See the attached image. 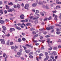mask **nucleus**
Returning <instances> with one entry per match:
<instances>
[{
  "mask_svg": "<svg viewBox=\"0 0 61 61\" xmlns=\"http://www.w3.org/2000/svg\"><path fill=\"white\" fill-rule=\"evenodd\" d=\"M29 7V4H26L24 7L25 9H27Z\"/></svg>",
  "mask_w": 61,
  "mask_h": 61,
  "instance_id": "obj_1",
  "label": "nucleus"
},
{
  "mask_svg": "<svg viewBox=\"0 0 61 61\" xmlns=\"http://www.w3.org/2000/svg\"><path fill=\"white\" fill-rule=\"evenodd\" d=\"M37 5V4L36 3H34L32 4V6L33 7H36V6Z\"/></svg>",
  "mask_w": 61,
  "mask_h": 61,
  "instance_id": "obj_2",
  "label": "nucleus"
},
{
  "mask_svg": "<svg viewBox=\"0 0 61 61\" xmlns=\"http://www.w3.org/2000/svg\"><path fill=\"white\" fill-rule=\"evenodd\" d=\"M46 58L45 59V60H47L48 59V58L49 57V56L48 55H46Z\"/></svg>",
  "mask_w": 61,
  "mask_h": 61,
  "instance_id": "obj_3",
  "label": "nucleus"
},
{
  "mask_svg": "<svg viewBox=\"0 0 61 61\" xmlns=\"http://www.w3.org/2000/svg\"><path fill=\"white\" fill-rule=\"evenodd\" d=\"M38 3V4H39V5H42L43 4V2L41 0H40Z\"/></svg>",
  "mask_w": 61,
  "mask_h": 61,
  "instance_id": "obj_4",
  "label": "nucleus"
},
{
  "mask_svg": "<svg viewBox=\"0 0 61 61\" xmlns=\"http://www.w3.org/2000/svg\"><path fill=\"white\" fill-rule=\"evenodd\" d=\"M54 20L56 21L57 20V16L56 15H55V18H54Z\"/></svg>",
  "mask_w": 61,
  "mask_h": 61,
  "instance_id": "obj_5",
  "label": "nucleus"
},
{
  "mask_svg": "<svg viewBox=\"0 0 61 61\" xmlns=\"http://www.w3.org/2000/svg\"><path fill=\"white\" fill-rule=\"evenodd\" d=\"M24 15L22 14L20 15V18L21 19H24Z\"/></svg>",
  "mask_w": 61,
  "mask_h": 61,
  "instance_id": "obj_6",
  "label": "nucleus"
},
{
  "mask_svg": "<svg viewBox=\"0 0 61 61\" xmlns=\"http://www.w3.org/2000/svg\"><path fill=\"white\" fill-rule=\"evenodd\" d=\"M2 28L3 30H4V31H5V30H6V27H5V26H3Z\"/></svg>",
  "mask_w": 61,
  "mask_h": 61,
  "instance_id": "obj_7",
  "label": "nucleus"
},
{
  "mask_svg": "<svg viewBox=\"0 0 61 61\" xmlns=\"http://www.w3.org/2000/svg\"><path fill=\"white\" fill-rule=\"evenodd\" d=\"M12 11H13V10L11 9H9L8 10V12H12Z\"/></svg>",
  "mask_w": 61,
  "mask_h": 61,
  "instance_id": "obj_8",
  "label": "nucleus"
},
{
  "mask_svg": "<svg viewBox=\"0 0 61 61\" xmlns=\"http://www.w3.org/2000/svg\"><path fill=\"white\" fill-rule=\"evenodd\" d=\"M38 18H39V17L36 16L34 18H33V20H35V19H37Z\"/></svg>",
  "mask_w": 61,
  "mask_h": 61,
  "instance_id": "obj_9",
  "label": "nucleus"
},
{
  "mask_svg": "<svg viewBox=\"0 0 61 61\" xmlns=\"http://www.w3.org/2000/svg\"><path fill=\"white\" fill-rule=\"evenodd\" d=\"M46 29L47 30H49L51 29V28H50V27H47L46 28Z\"/></svg>",
  "mask_w": 61,
  "mask_h": 61,
  "instance_id": "obj_10",
  "label": "nucleus"
},
{
  "mask_svg": "<svg viewBox=\"0 0 61 61\" xmlns=\"http://www.w3.org/2000/svg\"><path fill=\"white\" fill-rule=\"evenodd\" d=\"M10 30H11V31H15V29L13 28H11Z\"/></svg>",
  "mask_w": 61,
  "mask_h": 61,
  "instance_id": "obj_11",
  "label": "nucleus"
},
{
  "mask_svg": "<svg viewBox=\"0 0 61 61\" xmlns=\"http://www.w3.org/2000/svg\"><path fill=\"white\" fill-rule=\"evenodd\" d=\"M30 51L29 50H25L26 53H29V52H30Z\"/></svg>",
  "mask_w": 61,
  "mask_h": 61,
  "instance_id": "obj_12",
  "label": "nucleus"
},
{
  "mask_svg": "<svg viewBox=\"0 0 61 61\" xmlns=\"http://www.w3.org/2000/svg\"><path fill=\"white\" fill-rule=\"evenodd\" d=\"M4 22V21L3 20H1L0 21V23H1V24H3Z\"/></svg>",
  "mask_w": 61,
  "mask_h": 61,
  "instance_id": "obj_13",
  "label": "nucleus"
},
{
  "mask_svg": "<svg viewBox=\"0 0 61 61\" xmlns=\"http://www.w3.org/2000/svg\"><path fill=\"white\" fill-rule=\"evenodd\" d=\"M20 5L19 4H18L17 5V7L18 8V9L20 8Z\"/></svg>",
  "mask_w": 61,
  "mask_h": 61,
  "instance_id": "obj_14",
  "label": "nucleus"
},
{
  "mask_svg": "<svg viewBox=\"0 0 61 61\" xmlns=\"http://www.w3.org/2000/svg\"><path fill=\"white\" fill-rule=\"evenodd\" d=\"M18 42H21V39L20 38H19L18 39Z\"/></svg>",
  "mask_w": 61,
  "mask_h": 61,
  "instance_id": "obj_15",
  "label": "nucleus"
},
{
  "mask_svg": "<svg viewBox=\"0 0 61 61\" xmlns=\"http://www.w3.org/2000/svg\"><path fill=\"white\" fill-rule=\"evenodd\" d=\"M1 43L2 44H5V41H4V39L1 41Z\"/></svg>",
  "mask_w": 61,
  "mask_h": 61,
  "instance_id": "obj_16",
  "label": "nucleus"
},
{
  "mask_svg": "<svg viewBox=\"0 0 61 61\" xmlns=\"http://www.w3.org/2000/svg\"><path fill=\"white\" fill-rule=\"evenodd\" d=\"M16 28L17 29H18V30H20V29H21V28L18 27H16Z\"/></svg>",
  "mask_w": 61,
  "mask_h": 61,
  "instance_id": "obj_17",
  "label": "nucleus"
},
{
  "mask_svg": "<svg viewBox=\"0 0 61 61\" xmlns=\"http://www.w3.org/2000/svg\"><path fill=\"white\" fill-rule=\"evenodd\" d=\"M17 54L18 55H21V54H22V53L21 52H18L17 53Z\"/></svg>",
  "mask_w": 61,
  "mask_h": 61,
  "instance_id": "obj_18",
  "label": "nucleus"
},
{
  "mask_svg": "<svg viewBox=\"0 0 61 61\" xmlns=\"http://www.w3.org/2000/svg\"><path fill=\"white\" fill-rule=\"evenodd\" d=\"M48 19V18H47L46 17L44 19V21H47Z\"/></svg>",
  "mask_w": 61,
  "mask_h": 61,
  "instance_id": "obj_19",
  "label": "nucleus"
},
{
  "mask_svg": "<svg viewBox=\"0 0 61 61\" xmlns=\"http://www.w3.org/2000/svg\"><path fill=\"white\" fill-rule=\"evenodd\" d=\"M47 43H49V42L50 41V39L49 38H48L47 39Z\"/></svg>",
  "mask_w": 61,
  "mask_h": 61,
  "instance_id": "obj_20",
  "label": "nucleus"
},
{
  "mask_svg": "<svg viewBox=\"0 0 61 61\" xmlns=\"http://www.w3.org/2000/svg\"><path fill=\"white\" fill-rule=\"evenodd\" d=\"M40 14L42 15V16H44V13L42 12H41L40 13Z\"/></svg>",
  "mask_w": 61,
  "mask_h": 61,
  "instance_id": "obj_21",
  "label": "nucleus"
},
{
  "mask_svg": "<svg viewBox=\"0 0 61 61\" xmlns=\"http://www.w3.org/2000/svg\"><path fill=\"white\" fill-rule=\"evenodd\" d=\"M26 46L27 47H31V45H29L28 44H26Z\"/></svg>",
  "mask_w": 61,
  "mask_h": 61,
  "instance_id": "obj_22",
  "label": "nucleus"
},
{
  "mask_svg": "<svg viewBox=\"0 0 61 61\" xmlns=\"http://www.w3.org/2000/svg\"><path fill=\"white\" fill-rule=\"evenodd\" d=\"M38 22V20H37L35 21V24H36V23H37Z\"/></svg>",
  "mask_w": 61,
  "mask_h": 61,
  "instance_id": "obj_23",
  "label": "nucleus"
},
{
  "mask_svg": "<svg viewBox=\"0 0 61 61\" xmlns=\"http://www.w3.org/2000/svg\"><path fill=\"white\" fill-rule=\"evenodd\" d=\"M56 4H61V2H56Z\"/></svg>",
  "mask_w": 61,
  "mask_h": 61,
  "instance_id": "obj_24",
  "label": "nucleus"
},
{
  "mask_svg": "<svg viewBox=\"0 0 61 61\" xmlns=\"http://www.w3.org/2000/svg\"><path fill=\"white\" fill-rule=\"evenodd\" d=\"M39 13V11L38 10H36L35 14H37V13Z\"/></svg>",
  "mask_w": 61,
  "mask_h": 61,
  "instance_id": "obj_25",
  "label": "nucleus"
},
{
  "mask_svg": "<svg viewBox=\"0 0 61 61\" xmlns=\"http://www.w3.org/2000/svg\"><path fill=\"white\" fill-rule=\"evenodd\" d=\"M8 5H13V3L12 2H10L8 3Z\"/></svg>",
  "mask_w": 61,
  "mask_h": 61,
  "instance_id": "obj_26",
  "label": "nucleus"
},
{
  "mask_svg": "<svg viewBox=\"0 0 61 61\" xmlns=\"http://www.w3.org/2000/svg\"><path fill=\"white\" fill-rule=\"evenodd\" d=\"M5 56H6V54L5 53H4L3 54V56L4 57H5Z\"/></svg>",
  "mask_w": 61,
  "mask_h": 61,
  "instance_id": "obj_27",
  "label": "nucleus"
},
{
  "mask_svg": "<svg viewBox=\"0 0 61 61\" xmlns=\"http://www.w3.org/2000/svg\"><path fill=\"white\" fill-rule=\"evenodd\" d=\"M22 39L23 41H25L26 40V39L25 38H22Z\"/></svg>",
  "mask_w": 61,
  "mask_h": 61,
  "instance_id": "obj_28",
  "label": "nucleus"
},
{
  "mask_svg": "<svg viewBox=\"0 0 61 61\" xmlns=\"http://www.w3.org/2000/svg\"><path fill=\"white\" fill-rule=\"evenodd\" d=\"M31 24L29 23H27L26 25L27 26H28L29 25H30Z\"/></svg>",
  "mask_w": 61,
  "mask_h": 61,
  "instance_id": "obj_29",
  "label": "nucleus"
},
{
  "mask_svg": "<svg viewBox=\"0 0 61 61\" xmlns=\"http://www.w3.org/2000/svg\"><path fill=\"white\" fill-rule=\"evenodd\" d=\"M60 8V6H56V8Z\"/></svg>",
  "mask_w": 61,
  "mask_h": 61,
  "instance_id": "obj_30",
  "label": "nucleus"
},
{
  "mask_svg": "<svg viewBox=\"0 0 61 61\" xmlns=\"http://www.w3.org/2000/svg\"><path fill=\"white\" fill-rule=\"evenodd\" d=\"M8 57L7 56H6L5 58V61H6L7 60V59H6Z\"/></svg>",
  "mask_w": 61,
  "mask_h": 61,
  "instance_id": "obj_31",
  "label": "nucleus"
},
{
  "mask_svg": "<svg viewBox=\"0 0 61 61\" xmlns=\"http://www.w3.org/2000/svg\"><path fill=\"white\" fill-rule=\"evenodd\" d=\"M53 49H54V50H56V49H57V47H54L53 48Z\"/></svg>",
  "mask_w": 61,
  "mask_h": 61,
  "instance_id": "obj_32",
  "label": "nucleus"
},
{
  "mask_svg": "<svg viewBox=\"0 0 61 61\" xmlns=\"http://www.w3.org/2000/svg\"><path fill=\"white\" fill-rule=\"evenodd\" d=\"M6 8L7 9H9V6L7 5H6Z\"/></svg>",
  "mask_w": 61,
  "mask_h": 61,
  "instance_id": "obj_33",
  "label": "nucleus"
},
{
  "mask_svg": "<svg viewBox=\"0 0 61 61\" xmlns=\"http://www.w3.org/2000/svg\"><path fill=\"white\" fill-rule=\"evenodd\" d=\"M61 46H60V45H59L58 46V48H61Z\"/></svg>",
  "mask_w": 61,
  "mask_h": 61,
  "instance_id": "obj_34",
  "label": "nucleus"
},
{
  "mask_svg": "<svg viewBox=\"0 0 61 61\" xmlns=\"http://www.w3.org/2000/svg\"><path fill=\"white\" fill-rule=\"evenodd\" d=\"M34 30H35V28H32L31 29V31H34Z\"/></svg>",
  "mask_w": 61,
  "mask_h": 61,
  "instance_id": "obj_35",
  "label": "nucleus"
},
{
  "mask_svg": "<svg viewBox=\"0 0 61 61\" xmlns=\"http://www.w3.org/2000/svg\"><path fill=\"white\" fill-rule=\"evenodd\" d=\"M14 48H15V47H14L13 46H12L11 47V49H14Z\"/></svg>",
  "mask_w": 61,
  "mask_h": 61,
  "instance_id": "obj_36",
  "label": "nucleus"
},
{
  "mask_svg": "<svg viewBox=\"0 0 61 61\" xmlns=\"http://www.w3.org/2000/svg\"><path fill=\"white\" fill-rule=\"evenodd\" d=\"M21 22H25V20H22L21 21Z\"/></svg>",
  "mask_w": 61,
  "mask_h": 61,
  "instance_id": "obj_37",
  "label": "nucleus"
},
{
  "mask_svg": "<svg viewBox=\"0 0 61 61\" xmlns=\"http://www.w3.org/2000/svg\"><path fill=\"white\" fill-rule=\"evenodd\" d=\"M52 19V17H49L48 18L49 20H51V19Z\"/></svg>",
  "mask_w": 61,
  "mask_h": 61,
  "instance_id": "obj_38",
  "label": "nucleus"
},
{
  "mask_svg": "<svg viewBox=\"0 0 61 61\" xmlns=\"http://www.w3.org/2000/svg\"><path fill=\"white\" fill-rule=\"evenodd\" d=\"M31 10L33 12H35L36 11V10L34 9H32V10Z\"/></svg>",
  "mask_w": 61,
  "mask_h": 61,
  "instance_id": "obj_39",
  "label": "nucleus"
},
{
  "mask_svg": "<svg viewBox=\"0 0 61 61\" xmlns=\"http://www.w3.org/2000/svg\"><path fill=\"white\" fill-rule=\"evenodd\" d=\"M50 27L52 29H53L54 28V26H51Z\"/></svg>",
  "mask_w": 61,
  "mask_h": 61,
  "instance_id": "obj_40",
  "label": "nucleus"
},
{
  "mask_svg": "<svg viewBox=\"0 0 61 61\" xmlns=\"http://www.w3.org/2000/svg\"><path fill=\"white\" fill-rule=\"evenodd\" d=\"M36 32L35 31H33L32 32V34H36Z\"/></svg>",
  "mask_w": 61,
  "mask_h": 61,
  "instance_id": "obj_41",
  "label": "nucleus"
},
{
  "mask_svg": "<svg viewBox=\"0 0 61 61\" xmlns=\"http://www.w3.org/2000/svg\"><path fill=\"white\" fill-rule=\"evenodd\" d=\"M40 37V39H43V37L42 36H41Z\"/></svg>",
  "mask_w": 61,
  "mask_h": 61,
  "instance_id": "obj_42",
  "label": "nucleus"
},
{
  "mask_svg": "<svg viewBox=\"0 0 61 61\" xmlns=\"http://www.w3.org/2000/svg\"><path fill=\"white\" fill-rule=\"evenodd\" d=\"M17 25H18V26H20V25H22V24H18Z\"/></svg>",
  "mask_w": 61,
  "mask_h": 61,
  "instance_id": "obj_43",
  "label": "nucleus"
},
{
  "mask_svg": "<svg viewBox=\"0 0 61 61\" xmlns=\"http://www.w3.org/2000/svg\"><path fill=\"white\" fill-rule=\"evenodd\" d=\"M13 44H14V43L13 42H10V44L11 45H13Z\"/></svg>",
  "mask_w": 61,
  "mask_h": 61,
  "instance_id": "obj_44",
  "label": "nucleus"
},
{
  "mask_svg": "<svg viewBox=\"0 0 61 61\" xmlns=\"http://www.w3.org/2000/svg\"><path fill=\"white\" fill-rule=\"evenodd\" d=\"M56 33H57V34H58V35L59 34H60V33H61L60 32H59L58 31Z\"/></svg>",
  "mask_w": 61,
  "mask_h": 61,
  "instance_id": "obj_45",
  "label": "nucleus"
},
{
  "mask_svg": "<svg viewBox=\"0 0 61 61\" xmlns=\"http://www.w3.org/2000/svg\"><path fill=\"white\" fill-rule=\"evenodd\" d=\"M31 58L32 60H33V56L32 55L31 56Z\"/></svg>",
  "mask_w": 61,
  "mask_h": 61,
  "instance_id": "obj_46",
  "label": "nucleus"
},
{
  "mask_svg": "<svg viewBox=\"0 0 61 61\" xmlns=\"http://www.w3.org/2000/svg\"><path fill=\"white\" fill-rule=\"evenodd\" d=\"M15 48L16 49L18 48V46H17L16 45H15Z\"/></svg>",
  "mask_w": 61,
  "mask_h": 61,
  "instance_id": "obj_47",
  "label": "nucleus"
},
{
  "mask_svg": "<svg viewBox=\"0 0 61 61\" xmlns=\"http://www.w3.org/2000/svg\"><path fill=\"white\" fill-rule=\"evenodd\" d=\"M19 51L21 53V52H22V49H21L20 50H19Z\"/></svg>",
  "mask_w": 61,
  "mask_h": 61,
  "instance_id": "obj_48",
  "label": "nucleus"
},
{
  "mask_svg": "<svg viewBox=\"0 0 61 61\" xmlns=\"http://www.w3.org/2000/svg\"><path fill=\"white\" fill-rule=\"evenodd\" d=\"M46 37H49L50 36L49 35H47L45 36Z\"/></svg>",
  "mask_w": 61,
  "mask_h": 61,
  "instance_id": "obj_49",
  "label": "nucleus"
},
{
  "mask_svg": "<svg viewBox=\"0 0 61 61\" xmlns=\"http://www.w3.org/2000/svg\"><path fill=\"white\" fill-rule=\"evenodd\" d=\"M33 41L34 42H35V43H37V42H38V41L37 40H34Z\"/></svg>",
  "mask_w": 61,
  "mask_h": 61,
  "instance_id": "obj_50",
  "label": "nucleus"
},
{
  "mask_svg": "<svg viewBox=\"0 0 61 61\" xmlns=\"http://www.w3.org/2000/svg\"><path fill=\"white\" fill-rule=\"evenodd\" d=\"M14 8H17V7H16V5H14Z\"/></svg>",
  "mask_w": 61,
  "mask_h": 61,
  "instance_id": "obj_51",
  "label": "nucleus"
},
{
  "mask_svg": "<svg viewBox=\"0 0 61 61\" xmlns=\"http://www.w3.org/2000/svg\"><path fill=\"white\" fill-rule=\"evenodd\" d=\"M45 41V40H41V42L42 43H44V41Z\"/></svg>",
  "mask_w": 61,
  "mask_h": 61,
  "instance_id": "obj_52",
  "label": "nucleus"
},
{
  "mask_svg": "<svg viewBox=\"0 0 61 61\" xmlns=\"http://www.w3.org/2000/svg\"><path fill=\"white\" fill-rule=\"evenodd\" d=\"M53 13H56V11L55 10V11H52Z\"/></svg>",
  "mask_w": 61,
  "mask_h": 61,
  "instance_id": "obj_53",
  "label": "nucleus"
},
{
  "mask_svg": "<svg viewBox=\"0 0 61 61\" xmlns=\"http://www.w3.org/2000/svg\"><path fill=\"white\" fill-rule=\"evenodd\" d=\"M0 12L2 14H3V12L2 10H0Z\"/></svg>",
  "mask_w": 61,
  "mask_h": 61,
  "instance_id": "obj_54",
  "label": "nucleus"
},
{
  "mask_svg": "<svg viewBox=\"0 0 61 61\" xmlns=\"http://www.w3.org/2000/svg\"><path fill=\"white\" fill-rule=\"evenodd\" d=\"M48 53L46 52H45V55H48Z\"/></svg>",
  "mask_w": 61,
  "mask_h": 61,
  "instance_id": "obj_55",
  "label": "nucleus"
},
{
  "mask_svg": "<svg viewBox=\"0 0 61 61\" xmlns=\"http://www.w3.org/2000/svg\"><path fill=\"white\" fill-rule=\"evenodd\" d=\"M7 12L6 10H5L4 11V13L5 14H6Z\"/></svg>",
  "mask_w": 61,
  "mask_h": 61,
  "instance_id": "obj_56",
  "label": "nucleus"
},
{
  "mask_svg": "<svg viewBox=\"0 0 61 61\" xmlns=\"http://www.w3.org/2000/svg\"><path fill=\"white\" fill-rule=\"evenodd\" d=\"M53 53H54V55H56V52L54 51Z\"/></svg>",
  "mask_w": 61,
  "mask_h": 61,
  "instance_id": "obj_57",
  "label": "nucleus"
},
{
  "mask_svg": "<svg viewBox=\"0 0 61 61\" xmlns=\"http://www.w3.org/2000/svg\"><path fill=\"white\" fill-rule=\"evenodd\" d=\"M21 5L23 7L24 6V4L23 3H22Z\"/></svg>",
  "mask_w": 61,
  "mask_h": 61,
  "instance_id": "obj_58",
  "label": "nucleus"
},
{
  "mask_svg": "<svg viewBox=\"0 0 61 61\" xmlns=\"http://www.w3.org/2000/svg\"><path fill=\"white\" fill-rule=\"evenodd\" d=\"M22 25H24V26H26V25H25L24 24V23H23L22 24Z\"/></svg>",
  "mask_w": 61,
  "mask_h": 61,
  "instance_id": "obj_59",
  "label": "nucleus"
},
{
  "mask_svg": "<svg viewBox=\"0 0 61 61\" xmlns=\"http://www.w3.org/2000/svg\"><path fill=\"white\" fill-rule=\"evenodd\" d=\"M43 2L44 4H46V3H47L46 2V1H43Z\"/></svg>",
  "mask_w": 61,
  "mask_h": 61,
  "instance_id": "obj_60",
  "label": "nucleus"
},
{
  "mask_svg": "<svg viewBox=\"0 0 61 61\" xmlns=\"http://www.w3.org/2000/svg\"><path fill=\"white\" fill-rule=\"evenodd\" d=\"M5 22H8V20L7 19H6L5 20Z\"/></svg>",
  "mask_w": 61,
  "mask_h": 61,
  "instance_id": "obj_61",
  "label": "nucleus"
},
{
  "mask_svg": "<svg viewBox=\"0 0 61 61\" xmlns=\"http://www.w3.org/2000/svg\"><path fill=\"white\" fill-rule=\"evenodd\" d=\"M46 33H47V32H46L45 31L43 32V33L44 34L46 35Z\"/></svg>",
  "mask_w": 61,
  "mask_h": 61,
  "instance_id": "obj_62",
  "label": "nucleus"
},
{
  "mask_svg": "<svg viewBox=\"0 0 61 61\" xmlns=\"http://www.w3.org/2000/svg\"><path fill=\"white\" fill-rule=\"evenodd\" d=\"M58 56H55V59H57V57Z\"/></svg>",
  "mask_w": 61,
  "mask_h": 61,
  "instance_id": "obj_63",
  "label": "nucleus"
},
{
  "mask_svg": "<svg viewBox=\"0 0 61 61\" xmlns=\"http://www.w3.org/2000/svg\"><path fill=\"white\" fill-rule=\"evenodd\" d=\"M50 5L51 7H53V4H50Z\"/></svg>",
  "mask_w": 61,
  "mask_h": 61,
  "instance_id": "obj_64",
  "label": "nucleus"
}]
</instances>
